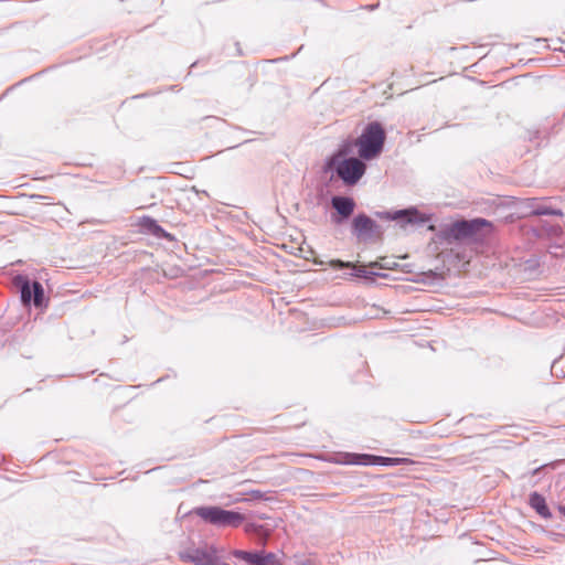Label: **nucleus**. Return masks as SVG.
Instances as JSON below:
<instances>
[{
  "mask_svg": "<svg viewBox=\"0 0 565 565\" xmlns=\"http://www.w3.org/2000/svg\"><path fill=\"white\" fill-rule=\"evenodd\" d=\"M339 457L337 462L343 465L376 466L380 460L376 455L370 454L343 452Z\"/></svg>",
  "mask_w": 565,
  "mask_h": 565,
  "instance_id": "10",
  "label": "nucleus"
},
{
  "mask_svg": "<svg viewBox=\"0 0 565 565\" xmlns=\"http://www.w3.org/2000/svg\"><path fill=\"white\" fill-rule=\"evenodd\" d=\"M262 525H256L254 523H249L245 526V531L247 533H256V534H260L262 532Z\"/></svg>",
  "mask_w": 565,
  "mask_h": 565,
  "instance_id": "18",
  "label": "nucleus"
},
{
  "mask_svg": "<svg viewBox=\"0 0 565 565\" xmlns=\"http://www.w3.org/2000/svg\"><path fill=\"white\" fill-rule=\"evenodd\" d=\"M13 285L19 289L24 306L33 302L40 309L47 307L49 300L45 298L44 288L40 281L31 280L25 275H17L13 278Z\"/></svg>",
  "mask_w": 565,
  "mask_h": 565,
  "instance_id": "4",
  "label": "nucleus"
},
{
  "mask_svg": "<svg viewBox=\"0 0 565 565\" xmlns=\"http://www.w3.org/2000/svg\"><path fill=\"white\" fill-rule=\"evenodd\" d=\"M354 147H356L355 141H343L338 150L326 161V164H332L334 162L349 159L350 154L353 152Z\"/></svg>",
  "mask_w": 565,
  "mask_h": 565,
  "instance_id": "15",
  "label": "nucleus"
},
{
  "mask_svg": "<svg viewBox=\"0 0 565 565\" xmlns=\"http://www.w3.org/2000/svg\"><path fill=\"white\" fill-rule=\"evenodd\" d=\"M387 217L391 220L403 221L407 224H419L426 222L424 215L415 207L398 210L392 214L387 213Z\"/></svg>",
  "mask_w": 565,
  "mask_h": 565,
  "instance_id": "12",
  "label": "nucleus"
},
{
  "mask_svg": "<svg viewBox=\"0 0 565 565\" xmlns=\"http://www.w3.org/2000/svg\"><path fill=\"white\" fill-rule=\"evenodd\" d=\"M234 557L245 561L249 565H280L274 553H265L263 551L247 552L235 550Z\"/></svg>",
  "mask_w": 565,
  "mask_h": 565,
  "instance_id": "9",
  "label": "nucleus"
},
{
  "mask_svg": "<svg viewBox=\"0 0 565 565\" xmlns=\"http://www.w3.org/2000/svg\"><path fill=\"white\" fill-rule=\"evenodd\" d=\"M330 266L333 269H344V268H350L352 266V264L349 262H343L341 259H332L330 262Z\"/></svg>",
  "mask_w": 565,
  "mask_h": 565,
  "instance_id": "17",
  "label": "nucleus"
},
{
  "mask_svg": "<svg viewBox=\"0 0 565 565\" xmlns=\"http://www.w3.org/2000/svg\"><path fill=\"white\" fill-rule=\"evenodd\" d=\"M194 514L216 527H238L245 520L244 514L216 505L195 508Z\"/></svg>",
  "mask_w": 565,
  "mask_h": 565,
  "instance_id": "2",
  "label": "nucleus"
},
{
  "mask_svg": "<svg viewBox=\"0 0 565 565\" xmlns=\"http://www.w3.org/2000/svg\"><path fill=\"white\" fill-rule=\"evenodd\" d=\"M529 503L535 512L544 519L552 518V513L546 504L545 498L539 492H532L529 497Z\"/></svg>",
  "mask_w": 565,
  "mask_h": 565,
  "instance_id": "13",
  "label": "nucleus"
},
{
  "mask_svg": "<svg viewBox=\"0 0 565 565\" xmlns=\"http://www.w3.org/2000/svg\"><path fill=\"white\" fill-rule=\"evenodd\" d=\"M351 230L352 234L360 242H367L373 236H380L382 234L380 225L364 213H360L354 216Z\"/></svg>",
  "mask_w": 565,
  "mask_h": 565,
  "instance_id": "6",
  "label": "nucleus"
},
{
  "mask_svg": "<svg viewBox=\"0 0 565 565\" xmlns=\"http://www.w3.org/2000/svg\"><path fill=\"white\" fill-rule=\"evenodd\" d=\"M371 267H377V263L371 264Z\"/></svg>",
  "mask_w": 565,
  "mask_h": 565,
  "instance_id": "22",
  "label": "nucleus"
},
{
  "mask_svg": "<svg viewBox=\"0 0 565 565\" xmlns=\"http://www.w3.org/2000/svg\"><path fill=\"white\" fill-rule=\"evenodd\" d=\"M558 511L565 518V505H558Z\"/></svg>",
  "mask_w": 565,
  "mask_h": 565,
  "instance_id": "20",
  "label": "nucleus"
},
{
  "mask_svg": "<svg viewBox=\"0 0 565 565\" xmlns=\"http://www.w3.org/2000/svg\"><path fill=\"white\" fill-rule=\"evenodd\" d=\"M377 458L380 460H377L376 466H386V467L398 466L401 463L409 461L407 458H392V457H382V456H377Z\"/></svg>",
  "mask_w": 565,
  "mask_h": 565,
  "instance_id": "16",
  "label": "nucleus"
},
{
  "mask_svg": "<svg viewBox=\"0 0 565 565\" xmlns=\"http://www.w3.org/2000/svg\"><path fill=\"white\" fill-rule=\"evenodd\" d=\"M179 557L183 562L194 565H215L216 556L213 547H196L193 544L179 551Z\"/></svg>",
  "mask_w": 565,
  "mask_h": 565,
  "instance_id": "7",
  "label": "nucleus"
},
{
  "mask_svg": "<svg viewBox=\"0 0 565 565\" xmlns=\"http://www.w3.org/2000/svg\"><path fill=\"white\" fill-rule=\"evenodd\" d=\"M140 227L156 237H168L169 234L160 226L157 221L150 216H142L139 222Z\"/></svg>",
  "mask_w": 565,
  "mask_h": 565,
  "instance_id": "14",
  "label": "nucleus"
},
{
  "mask_svg": "<svg viewBox=\"0 0 565 565\" xmlns=\"http://www.w3.org/2000/svg\"><path fill=\"white\" fill-rule=\"evenodd\" d=\"M360 157H349L332 164H326V171H332L348 186L355 185L365 174L366 163Z\"/></svg>",
  "mask_w": 565,
  "mask_h": 565,
  "instance_id": "3",
  "label": "nucleus"
},
{
  "mask_svg": "<svg viewBox=\"0 0 565 565\" xmlns=\"http://www.w3.org/2000/svg\"><path fill=\"white\" fill-rule=\"evenodd\" d=\"M386 132L379 121L369 122L362 134L356 138L358 154L366 161L380 157L384 149Z\"/></svg>",
  "mask_w": 565,
  "mask_h": 565,
  "instance_id": "1",
  "label": "nucleus"
},
{
  "mask_svg": "<svg viewBox=\"0 0 565 565\" xmlns=\"http://www.w3.org/2000/svg\"><path fill=\"white\" fill-rule=\"evenodd\" d=\"M369 275H377V274L373 273V271L361 270L360 276L367 278Z\"/></svg>",
  "mask_w": 565,
  "mask_h": 565,
  "instance_id": "19",
  "label": "nucleus"
},
{
  "mask_svg": "<svg viewBox=\"0 0 565 565\" xmlns=\"http://www.w3.org/2000/svg\"><path fill=\"white\" fill-rule=\"evenodd\" d=\"M541 468L534 469L533 475H536L540 471Z\"/></svg>",
  "mask_w": 565,
  "mask_h": 565,
  "instance_id": "21",
  "label": "nucleus"
},
{
  "mask_svg": "<svg viewBox=\"0 0 565 565\" xmlns=\"http://www.w3.org/2000/svg\"><path fill=\"white\" fill-rule=\"evenodd\" d=\"M331 205L335 210L337 215L332 214V222L335 224H342L347 221L354 212L355 202L350 196L334 195L331 199Z\"/></svg>",
  "mask_w": 565,
  "mask_h": 565,
  "instance_id": "8",
  "label": "nucleus"
},
{
  "mask_svg": "<svg viewBox=\"0 0 565 565\" xmlns=\"http://www.w3.org/2000/svg\"><path fill=\"white\" fill-rule=\"evenodd\" d=\"M484 227H491V223L482 217L460 220L450 224L446 230V236L456 241L470 238Z\"/></svg>",
  "mask_w": 565,
  "mask_h": 565,
  "instance_id": "5",
  "label": "nucleus"
},
{
  "mask_svg": "<svg viewBox=\"0 0 565 565\" xmlns=\"http://www.w3.org/2000/svg\"><path fill=\"white\" fill-rule=\"evenodd\" d=\"M525 206L530 209V215L542 216V215H552V216H563V212L559 209L552 207L550 205L543 204L536 198H531L525 200Z\"/></svg>",
  "mask_w": 565,
  "mask_h": 565,
  "instance_id": "11",
  "label": "nucleus"
}]
</instances>
